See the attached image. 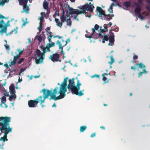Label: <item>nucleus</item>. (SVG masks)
<instances>
[{
  "label": "nucleus",
  "instance_id": "f257e3e1",
  "mask_svg": "<svg viewBox=\"0 0 150 150\" xmlns=\"http://www.w3.org/2000/svg\"><path fill=\"white\" fill-rule=\"evenodd\" d=\"M67 78L64 79L63 82L60 85L59 88L57 87H55L52 93H51V92L48 90H43L42 91L45 95L44 97H46V98L49 96H50V100L53 99L55 100L63 98L66 96L65 93L67 90Z\"/></svg>",
  "mask_w": 150,
  "mask_h": 150
},
{
  "label": "nucleus",
  "instance_id": "f03ea898",
  "mask_svg": "<svg viewBox=\"0 0 150 150\" xmlns=\"http://www.w3.org/2000/svg\"><path fill=\"white\" fill-rule=\"evenodd\" d=\"M66 8L68 10L67 13L69 12L71 15L72 17L74 16L77 21H78L79 19L78 18H76L79 14L85 13L87 11H91L94 8V6L91 3H89L88 4H86L82 6L80 8V10L74 9L72 8L69 7V6H67Z\"/></svg>",
  "mask_w": 150,
  "mask_h": 150
},
{
  "label": "nucleus",
  "instance_id": "7ed1b4c3",
  "mask_svg": "<svg viewBox=\"0 0 150 150\" xmlns=\"http://www.w3.org/2000/svg\"><path fill=\"white\" fill-rule=\"evenodd\" d=\"M11 118L9 117H0V130L2 132L4 131L5 132L4 136L0 138V141L5 142L8 140L7 138V134L12 131V128L9 126V122Z\"/></svg>",
  "mask_w": 150,
  "mask_h": 150
},
{
  "label": "nucleus",
  "instance_id": "20e7f679",
  "mask_svg": "<svg viewBox=\"0 0 150 150\" xmlns=\"http://www.w3.org/2000/svg\"><path fill=\"white\" fill-rule=\"evenodd\" d=\"M54 43L52 42L47 44V46L44 47L43 46H41L40 48L42 50L43 52L41 53L39 50H37L35 52L34 58L36 64H39L43 61L45 58V53L47 52L50 51V48L55 46Z\"/></svg>",
  "mask_w": 150,
  "mask_h": 150
},
{
  "label": "nucleus",
  "instance_id": "39448f33",
  "mask_svg": "<svg viewBox=\"0 0 150 150\" xmlns=\"http://www.w3.org/2000/svg\"><path fill=\"white\" fill-rule=\"evenodd\" d=\"M74 80V79L73 78L72 80H69V83L67 87L68 89L69 90H71L72 93L81 96L83 95V93L82 92V91H80L79 92L78 91L80 89V86L81 85V83H80L79 80L78 79L76 86H75Z\"/></svg>",
  "mask_w": 150,
  "mask_h": 150
},
{
  "label": "nucleus",
  "instance_id": "423d86ee",
  "mask_svg": "<svg viewBox=\"0 0 150 150\" xmlns=\"http://www.w3.org/2000/svg\"><path fill=\"white\" fill-rule=\"evenodd\" d=\"M96 10L97 11V14L99 17L101 19L107 20L109 21L110 19L112 18V17L114 16L113 15H105L104 11L102 8L99 7H97Z\"/></svg>",
  "mask_w": 150,
  "mask_h": 150
},
{
  "label": "nucleus",
  "instance_id": "0eeeda50",
  "mask_svg": "<svg viewBox=\"0 0 150 150\" xmlns=\"http://www.w3.org/2000/svg\"><path fill=\"white\" fill-rule=\"evenodd\" d=\"M4 18L2 15H0V32L2 33H6L8 26H10V21H8L6 24L5 23L3 19Z\"/></svg>",
  "mask_w": 150,
  "mask_h": 150
},
{
  "label": "nucleus",
  "instance_id": "6e6552de",
  "mask_svg": "<svg viewBox=\"0 0 150 150\" xmlns=\"http://www.w3.org/2000/svg\"><path fill=\"white\" fill-rule=\"evenodd\" d=\"M56 44L58 45L59 47V49H61V52L64 55V52L63 51V47L66 45L67 42L64 41L63 39L61 41L57 40L56 42Z\"/></svg>",
  "mask_w": 150,
  "mask_h": 150
},
{
  "label": "nucleus",
  "instance_id": "1a4fd4ad",
  "mask_svg": "<svg viewBox=\"0 0 150 150\" xmlns=\"http://www.w3.org/2000/svg\"><path fill=\"white\" fill-rule=\"evenodd\" d=\"M61 22L57 18H55V21L56 23V25L61 28L62 25V23L64 22V15L62 16L61 17Z\"/></svg>",
  "mask_w": 150,
  "mask_h": 150
},
{
  "label": "nucleus",
  "instance_id": "9d476101",
  "mask_svg": "<svg viewBox=\"0 0 150 150\" xmlns=\"http://www.w3.org/2000/svg\"><path fill=\"white\" fill-rule=\"evenodd\" d=\"M59 55L57 53H55L50 56L49 59L53 62H61V60L59 59Z\"/></svg>",
  "mask_w": 150,
  "mask_h": 150
},
{
  "label": "nucleus",
  "instance_id": "9b49d317",
  "mask_svg": "<svg viewBox=\"0 0 150 150\" xmlns=\"http://www.w3.org/2000/svg\"><path fill=\"white\" fill-rule=\"evenodd\" d=\"M37 102L35 100H30L28 102V105L30 107H36L37 106Z\"/></svg>",
  "mask_w": 150,
  "mask_h": 150
},
{
  "label": "nucleus",
  "instance_id": "f8f14e48",
  "mask_svg": "<svg viewBox=\"0 0 150 150\" xmlns=\"http://www.w3.org/2000/svg\"><path fill=\"white\" fill-rule=\"evenodd\" d=\"M46 98V97H42L41 96H39L35 100L38 103L39 102L40 103V104L42 105V103L45 102V99Z\"/></svg>",
  "mask_w": 150,
  "mask_h": 150
},
{
  "label": "nucleus",
  "instance_id": "ddd939ff",
  "mask_svg": "<svg viewBox=\"0 0 150 150\" xmlns=\"http://www.w3.org/2000/svg\"><path fill=\"white\" fill-rule=\"evenodd\" d=\"M19 58V55H16L14 57L13 60L9 64V66H11L12 65H14L16 64V61L17 59Z\"/></svg>",
  "mask_w": 150,
  "mask_h": 150
},
{
  "label": "nucleus",
  "instance_id": "4468645a",
  "mask_svg": "<svg viewBox=\"0 0 150 150\" xmlns=\"http://www.w3.org/2000/svg\"><path fill=\"white\" fill-rule=\"evenodd\" d=\"M140 8L139 6H137V7L135 8L134 12L136 13V15H138L139 16V17L141 19H142L141 18V15L140 13Z\"/></svg>",
  "mask_w": 150,
  "mask_h": 150
},
{
  "label": "nucleus",
  "instance_id": "2eb2a0df",
  "mask_svg": "<svg viewBox=\"0 0 150 150\" xmlns=\"http://www.w3.org/2000/svg\"><path fill=\"white\" fill-rule=\"evenodd\" d=\"M67 26H70L71 25V21L70 19V18H66L64 17V22Z\"/></svg>",
  "mask_w": 150,
  "mask_h": 150
},
{
  "label": "nucleus",
  "instance_id": "dca6fc26",
  "mask_svg": "<svg viewBox=\"0 0 150 150\" xmlns=\"http://www.w3.org/2000/svg\"><path fill=\"white\" fill-rule=\"evenodd\" d=\"M10 92L11 94L15 95V86L13 84H12L9 87Z\"/></svg>",
  "mask_w": 150,
  "mask_h": 150
},
{
  "label": "nucleus",
  "instance_id": "f3484780",
  "mask_svg": "<svg viewBox=\"0 0 150 150\" xmlns=\"http://www.w3.org/2000/svg\"><path fill=\"white\" fill-rule=\"evenodd\" d=\"M1 101L2 104L1 105L3 104H4L6 106V107L7 108V105L5 103V102H6V98L5 96H3L1 98Z\"/></svg>",
  "mask_w": 150,
  "mask_h": 150
},
{
  "label": "nucleus",
  "instance_id": "a211bd4d",
  "mask_svg": "<svg viewBox=\"0 0 150 150\" xmlns=\"http://www.w3.org/2000/svg\"><path fill=\"white\" fill-rule=\"evenodd\" d=\"M108 75V74L106 73H104L102 75V76L103 77V80L105 82H107L108 81V79L105 77L106 76H107Z\"/></svg>",
  "mask_w": 150,
  "mask_h": 150
},
{
  "label": "nucleus",
  "instance_id": "6ab92c4d",
  "mask_svg": "<svg viewBox=\"0 0 150 150\" xmlns=\"http://www.w3.org/2000/svg\"><path fill=\"white\" fill-rule=\"evenodd\" d=\"M23 11L22 12V13L24 11L26 13H28V6H27L26 4L23 5Z\"/></svg>",
  "mask_w": 150,
  "mask_h": 150
},
{
  "label": "nucleus",
  "instance_id": "aec40b11",
  "mask_svg": "<svg viewBox=\"0 0 150 150\" xmlns=\"http://www.w3.org/2000/svg\"><path fill=\"white\" fill-rule=\"evenodd\" d=\"M28 1V0H20L18 1L21 5H24L26 4Z\"/></svg>",
  "mask_w": 150,
  "mask_h": 150
},
{
  "label": "nucleus",
  "instance_id": "412c9836",
  "mask_svg": "<svg viewBox=\"0 0 150 150\" xmlns=\"http://www.w3.org/2000/svg\"><path fill=\"white\" fill-rule=\"evenodd\" d=\"M114 38L112 37L109 39L110 43H109L108 45L109 46L112 45H113L114 42Z\"/></svg>",
  "mask_w": 150,
  "mask_h": 150
},
{
  "label": "nucleus",
  "instance_id": "4be33fe9",
  "mask_svg": "<svg viewBox=\"0 0 150 150\" xmlns=\"http://www.w3.org/2000/svg\"><path fill=\"white\" fill-rule=\"evenodd\" d=\"M99 27V26L97 24H96L94 26V28L95 30H94L93 29H92V31L93 32V34H92V35L94 34V33L95 32V31L96 32H97L98 31L97 30V29Z\"/></svg>",
  "mask_w": 150,
  "mask_h": 150
},
{
  "label": "nucleus",
  "instance_id": "5701e85b",
  "mask_svg": "<svg viewBox=\"0 0 150 150\" xmlns=\"http://www.w3.org/2000/svg\"><path fill=\"white\" fill-rule=\"evenodd\" d=\"M40 14L41 17L39 18L38 19L40 20V21H42L44 19V18L45 16V13L42 12Z\"/></svg>",
  "mask_w": 150,
  "mask_h": 150
},
{
  "label": "nucleus",
  "instance_id": "b1692460",
  "mask_svg": "<svg viewBox=\"0 0 150 150\" xmlns=\"http://www.w3.org/2000/svg\"><path fill=\"white\" fill-rule=\"evenodd\" d=\"M108 25L106 24H105L104 25V29H102L100 30L101 32L103 33L104 32L106 31L107 30V26Z\"/></svg>",
  "mask_w": 150,
  "mask_h": 150
},
{
  "label": "nucleus",
  "instance_id": "393cba45",
  "mask_svg": "<svg viewBox=\"0 0 150 150\" xmlns=\"http://www.w3.org/2000/svg\"><path fill=\"white\" fill-rule=\"evenodd\" d=\"M43 8L45 9H47L48 8V3L46 1L44 2L43 4Z\"/></svg>",
  "mask_w": 150,
  "mask_h": 150
},
{
  "label": "nucleus",
  "instance_id": "a878e982",
  "mask_svg": "<svg viewBox=\"0 0 150 150\" xmlns=\"http://www.w3.org/2000/svg\"><path fill=\"white\" fill-rule=\"evenodd\" d=\"M136 65L139 66V68H141V69L144 68L145 69V66L142 63H140L139 64H136Z\"/></svg>",
  "mask_w": 150,
  "mask_h": 150
},
{
  "label": "nucleus",
  "instance_id": "bb28decb",
  "mask_svg": "<svg viewBox=\"0 0 150 150\" xmlns=\"http://www.w3.org/2000/svg\"><path fill=\"white\" fill-rule=\"evenodd\" d=\"M24 50L23 49L22 50L20 49H17V51L18 52V54H17L16 55H19V57H20V55L22 54L23 53V51Z\"/></svg>",
  "mask_w": 150,
  "mask_h": 150
},
{
  "label": "nucleus",
  "instance_id": "cd10ccee",
  "mask_svg": "<svg viewBox=\"0 0 150 150\" xmlns=\"http://www.w3.org/2000/svg\"><path fill=\"white\" fill-rule=\"evenodd\" d=\"M113 4H111V5L110 6L109 8L108 9V11L109 12H110V13H112V6L114 5Z\"/></svg>",
  "mask_w": 150,
  "mask_h": 150
},
{
  "label": "nucleus",
  "instance_id": "c85d7f7f",
  "mask_svg": "<svg viewBox=\"0 0 150 150\" xmlns=\"http://www.w3.org/2000/svg\"><path fill=\"white\" fill-rule=\"evenodd\" d=\"M86 129V126H81L80 128V131L81 132H83Z\"/></svg>",
  "mask_w": 150,
  "mask_h": 150
},
{
  "label": "nucleus",
  "instance_id": "c756f323",
  "mask_svg": "<svg viewBox=\"0 0 150 150\" xmlns=\"http://www.w3.org/2000/svg\"><path fill=\"white\" fill-rule=\"evenodd\" d=\"M52 33H50V35L48 36L47 37L48 39V40L49 42L50 43L51 42V39L52 37V35H51Z\"/></svg>",
  "mask_w": 150,
  "mask_h": 150
},
{
  "label": "nucleus",
  "instance_id": "7c9ffc66",
  "mask_svg": "<svg viewBox=\"0 0 150 150\" xmlns=\"http://www.w3.org/2000/svg\"><path fill=\"white\" fill-rule=\"evenodd\" d=\"M110 59L111 61L109 62L108 63L109 64L111 65L115 62L114 59L112 56H110Z\"/></svg>",
  "mask_w": 150,
  "mask_h": 150
},
{
  "label": "nucleus",
  "instance_id": "2f4dec72",
  "mask_svg": "<svg viewBox=\"0 0 150 150\" xmlns=\"http://www.w3.org/2000/svg\"><path fill=\"white\" fill-rule=\"evenodd\" d=\"M42 25H43V24L42 23V21H40V25L38 28V30H39L40 31L39 33L40 32L41 30H42Z\"/></svg>",
  "mask_w": 150,
  "mask_h": 150
},
{
  "label": "nucleus",
  "instance_id": "473e14b6",
  "mask_svg": "<svg viewBox=\"0 0 150 150\" xmlns=\"http://www.w3.org/2000/svg\"><path fill=\"white\" fill-rule=\"evenodd\" d=\"M102 38L103 40H104L106 41H108V36L106 35H103L102 36Z\"/></svg>",
  "mask_w": 150,
  "mask_h": 150
},
{
  "label": "nucleus",
  "instance_id": "72a5a7b5",
  "mask_svg": "<svg viewBox=\"0 0 150 150\" xmlns=\"http://www.w3.org/2000/svg\"><path fill=\"white\" fill-rule=\"evenodd\" d=\"M16 98V95H12L9 97V99L11 101L13 99H15Z\"/></svg>",
  "mask_w": 150,
  "mask_h": 150
},
{
  "label": "nucleus",
  "instance_id": "f704fd0d",
  "mask_svg": "<svg viewBox=\"0 0 150 150\" xmlns=\"http://www.w3.org/2000/svg\"><path fill=\"white\" fill-rule=\"evenodd\" d=\"M4 4V2L3 0H0V6H3Z\"/></svg>",
  "mask_w": 150,
  "mask_h": 150
},
{
  "label": "nucleus",
  "instance_id": "c9c22d12",
  "mask_svg": "<svg viewBox=\"0 0 150 150\" xmlns=\"http://www.w3.org/2000/svg\"><path fill=\"white\" fill-rule=\"evenodd\" d=\"M145 72H146V71L145 69H143V72H140L139 73V77L140 76H141L142 75V74L143 73H145Z\"/></svg>",
  "mask_w": 150,
  "mask_h": 150
},
{
  "label": "nucleus",
  "instance_id": "e433bc0d",
  "mask_svg": "<svg viewBox=\"0 0 150 150\" xmlns=\"http://www.w3.org/2000/svg\"><path fill=\"white\" fill-rule=\"evenodd\" d=\"M40 74H39L38 75H37V76H30V79H32V78L33 77H35V78H38L40 77Z\"/></svg>",
  "mask_w": 150,
  "mask_h": 150
},
{
  "label": "nucleus",
  "instance_id": "4c0bfd02",
  "mask_svg": "<svg viewBox=\"0 0 150 150\" xmlns=\"http://www.w3.org/2000/svg\"><path fill=\"white\" fill-rule=\"evenodd\" d=\"M24 60L23 58H21L18 62V63L19 64H21Z\"/></svg>",
  "mask_w": 150,
  "mask_h": 150
},
{
  "label": "nucleus",
  "instance_id": "58836bf2",
  "mask_svg": "<svg viewBox=\"0 0 150 150\" xmlns=\"http://www.w3.org/2000/svg\"><path fill=\"white\" fill-rule=\"evenodd\" d=\"M130 3L129 2H127L125 3V5L127 7H128L130 5Z\"/></svg>",
  "mask_w": 150,
  "mask_h": 150
},
{
  "label": "nucleus",
  "instance_id": "ea45409f",
  "mask_svg": "<svg viewBox=\"0 0 150 150\" xmlns=\"http://www.w3.org/2000/svg\"><path fill=\"white\" fill-rule=\"evenodd\" d=\"M4 46L6 47V49L8 50V51H9L10 48H9V46L7 44H6L5 45H4Z\"/></svg>",
  "mask_w": 150,
  "mask_h": 150
},
{
  "label": "nucleus",
  "instance_id": "a19ab883",
  "mask_svg": "<svg viewBox=\"0 0 150 150\" xmlns=\"http://www.w3.org/2000/svg\"><path fill=\"white\" fill-rule=\"evenodd\" d=\"M36 38L39 41H41L42 40V38L40 35L37 36Z\"/></svg>",
  "mask_w": 150,
  "mask_h": 150
},
{
  "label": "nucleus",
  "instance_id": "79ce46f5",
  "mask_svg": "<svg viewBox=\"0 0 150 150\" xmlns=\"http://www.w3.org/2000/svg\"><path fill=\"white\" fill-rule=\"evenodd\" d=\"M22 81V79L21 78L20 76H19L18 82L20 83Z\"/></svg>",
  "mask_w": 150,
  "mask_h": 150
},
{
  "label": "nucleus",
  "instance_id": "37998d69",
  "mask_svg": "<svg viewBox=\"0 0 150 150\" xmlns=\"http://www.w3.org/2000/svg\"><path fill=\"white\" fill-rule=\"evenodd\" d=\"M4 96H8L9 95L8 93H4Z\"/></svg>",
  "mask_w": 150,
  "mask_h": 150
},
{
  "label": "nucleus",
  "instance_id": "c03bdc74",
  "mask_svg": "<svg viewBox=\"0 0 150 150\" xmlns=\"http://www.w3.org/2000/svg\"><path fill=\"white\" fill-rule=\"evenodd\" d=\"M137 66L136 65V64L135 66H132L131 67V69H136V66Z\"/></svg>",
  "mask_w": 150,
  "mask_h": 150
},
{
  "label": "nucleus",
  "instance_id": "a18cd8bd",
  "mask_svg": "<svg viewBox=\"0 0 150 150\" xmlns=\"http://www.w3.org/2000/svg\"><path fill=\"white\" fill-rule=\"evenodd\" d=\"M4 66L5 67L7 68H8V65L7 64V63H5L4 65Z\"/></svg>",
  "mask_w": 150,
  "mask_h": 150
},
{
  "label": "nucleus",
  "instance_id": "49530a36",
  "mask_svg": "<svg viewBox=\"0 0 150 150\" xmlns=\"http://www.w3.org/2000/svg\"><path fill=\"white\" fill-rule=\"evenodd\" d=\"M25 70V69L21 68L20 70V72H21V73H22V72L24 71Z\"/></svg>",
  "mask_w": 150,
  "mask_h": 150
},
{
  "label": "nucleus",
  "instance_id": "de8ad7c7",
  "mask_svg": "<svg viewBox=\"0 0 150 150\" xmlns=\"http://www.w3.org/2000/svg\"><path fill=\"white\" fill-rule=\"evenodd\" d=\"M92 35H93L92 34V35H89V36H88L87 35H86V34L85 35V36L86 37V38H91Z\"/></svg>",
  "mask_w": 150,
  "mask_h": 150
},
{
  "label": "nucleus",
  "instance_id": "09e8293b",
  "mask_svg": "<svg viewBox=\"0 0 150 150\" xmlns=\"http://www.w3.org/2000/svg\"><path fill=\"white\" fill-rule=\"evenodd\" d=\"M138 57L137 55H134L133 57V59H137Z\"/></svg>",
  "mask_w": 150,
  "mask_h": 150
},
{
  "label": "nucleus",
  "instance_id": "8fccbe9b",
  "mask_svg": "<svg viewBox=\"0 0 150 150\" xmlns=\"http://www.w3.org/2000/svg\"><path fill=\"white\" fill-rule=\"evenodd\" d=\"M95 136V133H93L91 135V137H93Z\"/></svg>",
  "mask_w": 150,
  "mask_h": 150
},
{
  "label": "nucleus",
  "instance_id": "3c124183",
  "mask_svg": "<svg viewBox=\"0 0 150 150\" xmlns=\"http://www.w3.org/2000/svg\"><path fill=\"white\" fill-rule=\"evenodd\" d=\"M12 32H14L15 33H17V30L15 29L14 30H12Z\"/></svg>",
  "mask_w": 150,
  "mask_h": 150
},
{
  "label": "nucleus",
  "instance_id": "603ef678",
  "mask_svg": "<svg viewBox=\"0 0 150 150\" xmlns=\"http://www.w3.org/2000/svg\"><path fill=\"white\" fill-rule=\"evenodd\" d=\"M66 42H67H67H69L70 41V40L69 39H68L66 41H65Z\"/></svg>",
  "mask_w": 150,
  "mask_h": 150
},
{
  "label": "nucleus",
  "instance_id": "864d4df0",
  "mask_svg": "<svg viewBox=\"0 0 150 150\" xmlns=\"http://www.w3.org/2000/svg\"><path fill=\"white\" fill-rule=\"evenodd\" d=\"M57 38L59 39L63 38V37L60 36H57Z\"/></svg>",
  "mask_w": 150,
  "mask_h": 150
},
{
  "label": "nucleus",
  "instance_id": "5fc2aeb1",
  "mask_svg": "<svg viewBox=\"0 0 150 150\" xmlns=\"http://www.w3.org/2000/svg\"><path fill=\"white\" fill-rule=\"evenodd\" d=\"M9 1V0H5L4 1V4L5 3L8 2Z\"/></svg>",
  "mask_w": 150,
  "mask_h": 150
},
{
  "label": "nucleus",
  "instance_id": "6e6d98bb",
  "mask_svg": "<svg viewBox=\"0 0 150 150\" xmlns=\"http://www.w3.org/2000/svg\"><path fill=\"white\" fill-rule=\"evenodd\" d=\"M96 77H97L98 78H99L100 77V76L99 75H96Z\"/></svg>",
  "mask_w": 150,
  "mask_h": 150
},
{
  "label": "nucleus",
  "instance_id": "4d7b16f0",
  "mask_svg": "<svg viewBox=\"0 0 150 150\" xmlns=\"http://www.w3.org/2000/svg\"><path fill=\"white\" fill-rule=\"evenodd\" d=\"M52 107H56V105L55 104V103H54L53 104V105H52Z\"/></svg>",
  "mask_w": 150,
  "mask_h": 150
},
{
  "label": "nucleus",
  "instance_id": "13d9d810",
  "mask_svg": "<svg viewBox=\"0 0 150 150\" xmlns=\"http://www.w3.org/2000/svg\"><path fill=\"white\" fill-rule=\"evenodd\" d=\"M28 42L29 43H30L31 42V40H30V39H29V38H28Z\"/></svg>",
  "mask_w": 150,
  "mask_h": 150
},
{
  "label": "nucleus",
  "instance_id": "bf43d9fd",
  "mask_svg": "<svg viewBox=\"0 0 150 150\" xmlns=\"http://www.w3.org/2000/svg\"><path fill=\"white\" fill-rule=\"evenodd\" d=\"M100 128H101V129H105V128L104 127H103V126H101V127H100Z\"/></svg>",
  "mask_w": 150,
  "mask_h": 150
},
{
  "label": "nucleus",
  "instance_id": "052dcab7",
  "mask_svg": "<svg viewBox=\"0 0 150 150\" xmlns=\"http://www.w3.org/2000/svg\"><path fill=\"white\" fill-rule=\"evenodd\" d=\"M87 16L88 17H89V18H90L91 16V15L90 14H89V15H87Z\"/></svg>",
  "mask_w": 150,
  "mask_h": 150
},
{
  "label": "nucleus",
  "instance_id": "680f3d73",
  "mask_svg": "<svg viewBox=\"0 0 150 150\" xmlns=\"http://www.w3.org/2000/svg\"><path fill=\"white\" fill-rule=\"evenodd\" d=\"M112 23L110 22L109 23V24H108V25H110V26H111L112 25Z\"/></svg>",
  "mask_w": 150,
  "mask_h": 150
},
{
  "label": "nucleus",
  "instance_id": "e2e57ef3",
  "mask_svg": "<svg viewBox=\"0 0 150 150\" xmlns=\"http://www.w3.org/2000/svg\"><path fill=\"white\" fill-rule=\"evenodd\" d=\"M96 75H93V76H91V77L92 78H94L95 77H96Z\"/></svg>",
  "mask_w": 150,
  "mask_h": 150
},
{
  "label": "nucleus",
  "instance_id": "0e129e2a",
  "mask_svg": "<svg viewBox=\"0 0 150 150\" xmlns=\"http://www.w3.org/2000/svg\"><path fill=\"white\" fill-rule=\"evenodd\" d=\"M16 88L17 89L19 88L18 87V85H16Z\"/></svg>",
  "mask_w": 150,
  "mask_h": 150
},
{
  "label": "nucleus",
  "instance_id": "69168bd1",
  "mask_svg": "<svg viewBox=\"0 0 150 150\" xmlns=\"http://www.w3.org/2000/svg\"><path fill=\"white\" fill-rule=\"evenodd\" d=\"M52 37H53L54 38H57V36H53L52 35Z\"/></svg>",
  "mask_w": 150,
  "mask_h": 150
},
{
  "label": "nucleus",
  "instance_id": "338daca9",
  "mask_svg": "<svg viewBox=\"0 0 150 150\" xmlns=\"http://www.w3.org/2000/svg\"><path fill=\"white\" fill-rule=\"evenodd\" d=\"M100 34H99L98 35V37L97 38H98L99 37H100Z\"/></svg>",
  "mask_w": 150,
  "mask_h": 150
},
{
  "label": "nucleus",
  "instance_id": "774afa93",
  "mask_svg": "<svg viewBox=\"0 0 150 150\" xmlns=\"http://www.w3.org/2000/svg\"><path fill=\"white\" fill-rule=\"evenodd\" d=\"M74 67H77V64H75L74 65Z\"/></svg>",
  "mask_w": 150,
  "mask_h": 150
}]
</instances>
